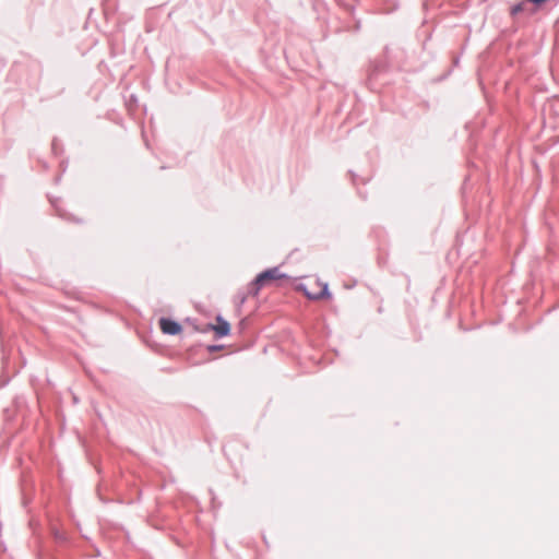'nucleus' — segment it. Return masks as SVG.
I'll return each mask as SVG.
<instances>
[{
    "label": "nucleus",
    "mask_w": 559,
    "mask_h": 559,
    "mask_svg": "<svg viewBox=\"0 0 559 559\" xmlns=\"http://www.w3.org/2000/svg\"><path fill=\"white\" fill-rule=\"evenodd\" d=\"M284 277H286V275L281 273L278 267L265 270L262 273H260L252 282L249 293L252 295H257L263 286L267 285L273 281H277Z\"/></svg>",
    "instance_id": "obj_1"
},
{
    "label": "nucleus",
    "mask_w": 559,
    "mask_h": 559,
    "mask_svg": "<svg viewBox=\"0 0 559 559\" xmlns=\"http://www.w3.org/2000/svg\"><path fill=\"white\" fill-rule=\"evenodd\" d=\"M217 324L211 325V329L214 330L217 337H223L229 334L230 325L224 320L222 317H217Z\"/></svg>",
    "instance_id": "obj_5"
},
{
    "label": "nucleus",
    "mask_w": 559,
    "mask_h": 559,
    "mask_svg": "<svg viewBox=\"0 0 559 559\" xmlns=\"http://www.w3.org/2000/svg\"><path fill=\"white\" fill-rule=\"evenodd\" d=\"M159 328L164 334L168 335H177L182 330L181 325L178 322L167 318L159 319Z\"/></svg>",
    "instance_id": "obj_3"
},
{
    "label": "nucleus",
    "mask_w": 559,
    "mask_h": 559,
    "mask_svg": "<svg viewBox=\"0 0 559 559\" xmlns=\"http://www.w3.org/2000/svg\"><path fill=\"white\" fill-rule=\"evenodd\" d=\"M521 13H524V14L531 16L534 13H536V8L533 7L530 1L522 0L520 3H518L511 8L512 16H516Z\"/></svg>",
    "instance_id": "obj_4"
},
{
    "label": "nucleus",
    "mask_w": 559,
    "mask_h": 559,
    "mask_svg": "<svg viewBox=\"0 0 559 559\" xmlns=\"http://www.w3.org/2000/svg\"><path fill=\"white\" fill-rule=\"evenodd\" d=\"M313 285L317 287V289L309 290L307 286L301 285L300 289L305 293V295L312 300H318L322 298H330L331 295L329 293L328 284L314 282Z\"/></svg>",
    "instance_id": "obj_2"
}]
</instances>
